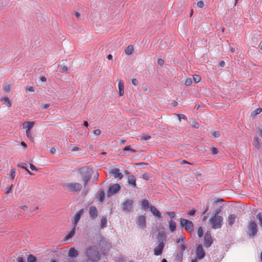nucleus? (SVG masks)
<instances>
[{
    "label": "nucleus",
    "instance_id": "obj_62",
    "mask_svg": "<svg viewBox=\"0 0 262 262\" xmlns=\"http://www.w3.org/2000/svg\"><path fill=\"white\" fill-rule=\"evenodd\" d=\"M17 262H25V259L23 257H18Z\"/></svg>",
    "mask_w": 262,
    "mask_h": 262
},
{
    "label": "nucleus",
    "instance_id": "obj_3",
    "mask_svg": "<svg viewBox=\"0 0 262 262\" xmlns=\"http://www.w3.org/2000/svg\"><path fill=\"white\" fill-rule=\"evenodd\" d=\"M223 217L220 215L212 216L209 220L213 229H220L223 225Z\"/></svg>",
    "mask_w": 262,
    "mask_h": 262
},
{
    "label": "nucleus",
    "instance_id": "obj_39",
    "mask_svg": "<svg viewBox=\"0 0 262 262\" xmlns=\"http://www.w3.org/2000/svg\"><path fill=\"white\" fill-rule=\"evenodd\" d=\"M193 79L196 83H198L201 81V77L199 75H195L193 76Z\"/></svg>",
    "mask_w": 262,
    "mask_h": 262
},
{
    "label": "nucleus",
    "instance_id": "obj_42",
    "mask_svg": "<svg viewBox=\"0 0 262 262\" xmlns=\"http://www.w3.org/2000/svg\"><path fill=\"white\" fill-rule=\"evenodd\" d=\"M192 83V79L191 78L186 79L185 80V84L187 86H189V85H191Z\"/></svg>",
    "mask_w": 262,
    "mask_h": 262
},
{
    "label": "nucleus",
    "instance_id": "obj_24",
    "mask_svg": "<svg viewBox=\"0 0 262 262\" xmlns=\"http://www.w3.org/2000/svg\"><path fill=\"white\" fill-rule=\"evenodd\" d=\"M235 220V216L234 214H230L228 217L227 222L229 225H232L234 222Z\"/></svg>",
    "mask_w": 262,
    "mask_h": 262
},
{
    "label": "nucleus",
    "instance_id": "obj_12",
    "mask_svg": "<svg viewBox=\"0 0 262 262\" xmlns=\"http://www.w3.org/2000/svg\"><path fill=\"white\" fill-rule=\"evenodd\" d=\"M98 215V211L95 206H92L89 209V215L91 219L95 220Z\"/></svg>",
    "mask_w": 262,
    "mask_h": 262
},
{
    "label": "nucleus",
    "instance_id": "obj_57",
    "mask_svg": "<svg viewBox=\"0 0 262 262\" xmlns=\"http://www.w3.org/2000/svg\"><path fill=\"white\" fill-rule=\"evenodd\" d=\"M178 117H179L180 120H181V119L186 120L187 119L186 116L185 115H183V114H179L178 115Z\"/></svg>",
    "mask_w": 262,
    "mask_h": 262
},
{
    "label": "nucleus",
    "instance_id": "obj_51",
    "mask_svg": "<svg viewBox=\"0 0 262 262\" xmlns=\"http://www.w3.org/2000/svg\"><path fill=\"white\" fill-rule=\"evenodd\" d=\"M211 151H212V154H213V155H216V154H217L218 153V152H219V150H218L217 148H216V147H213L212 148Z\"/></svg>",
    "mask_w": 262,
    "mask_h": 262
},
{
    "label": "nucleus",
    "instance_id": "obj_27",
    "mask_svg": "<svg viewBox=\"0 0 262 262\" xmlns=\"http://www.w3.org/2000/svg\"><path fill=\"white\" fill-rule=\"evenodd\" d=\"M262 112L261 108H258L256 109L254 111L252 112L251 114V117L253 118H255L257 115Z\"/></svg>",
    "mask_w": 262,
    "mask_h": 262
},
{
    "label": "nucleus",
    "instance_id": "obj_54",
    "mask_svg": "<svg viewBox=\"0 0 262 262\" xmlns=\"http://www.w3.org/2000/svg\"><path fill=\"white\" fill-rule=\"evenodd\" d=\"M180 249L181 250V252H182L186 249V246H185V245L184 244V243H182L180 245Z\"/></svg>",
    "mask_w": 262,
    "mask_h": 262
},
{
    "label": "nucleus",
    "instance_id": "obj_61",
    "mask_svg": "<svg viewBox=\"0 0 262 262\" xmlns=\"http://www.w3.org/2000/svg\"><path fill=\"white\" fill-rule=\"evenodd\" d=\"M30 168L33 171H36L38 170L37 168L32 164H30Z\"/></svg>",
    "mask_w": 262,
    "mask_h": 262
},
{
    "label": "nucleus",
    "instance_id": "obj_25",
    "mask_svg": "<svg viewBox=\"0 0 262 262\" xmlns=\"http://www.w3.org/2000/svg\"><path fill=\"white\" fill-rule=\"evenodd\" d=\"M76 231V227L73 226L72 230L68 234V235L64 237V239H68L72 238L75 234Z\"/></svg>",
    "mask_w": 262,
    "mask_h": 262
},
{
    "label": "nucleus",
    "instance_id": "obj_44",
    "mask_svg": "<svg viewBox=\"0 0 262 262\" xmlns=\"http://www.w3.org/2000/svg\"><path fill=\"white\" fill-rule=\"evenodd\" d=\"M57 148L55 146H52L51 147L50 151L52 154H55L56 152Z\"/></svg>",
    "mask_w": 262,
    "mask_h": 262
},
{
    "label": "nucleus",
    "instance_id": "obj_11",
    "mask_svg": "<svg viewBox=\"0 0 262 262\" xmlns=\"http://www.w3.org/2000/svg\"><path fill=\"white\" fill-rule=\"evenodd\" d=\"M196 256L198 259H202L205 256V253L202 245H199L196 249Z\"/></svg>",
    "mask_w": 262,
    "mask_h": 262
},
{
    "label": "nucleus",
    "instance_id": "obj_38",
    "mask_svg": "<svg viewBox=\"0 0 262 262\" xmlns=\"http://www.w3.org/2000/svg\"><path fill=\"white\" fill-rule=\"evenodd\" d=\"M191 125L195 128H198L200 126L199 124L195 120H192Z\"/></svg>",
    "mask_w": 262,
    "mask_h": 262
},
{
    "label": "nucleus",
    "instance_id": "obj_59",
    "mask_svg": "<svg viewBox=\"0 0 262 262\" xmlns=\"http://www.w3.org/2000/svg\"><path fill=\"white\" fill-rule=\"evenodd\" d=\"M15 176V170L14 169H12L11 171V177L12 179H14Z\"/></svg>",
    "mask_w": 262,
    "mask_h": 262
},
{
    "label": "nucleus",
    "instance_id": "obj_13",
    "mask_svg": "<svg viewBox=\"0 0 262 262\" xmlns=\"http://www.w3.org/2000/svg\"><path fill=\"white\" fill-rule=\"evenodd\" d=\"M137 224L140 227L143 228L146 226V219L144 215H140L137 217Z\"/></svg>",
    "mask_w": 262,
    "mask_h": 262
},
{
    "label": "nucleus",
    "instance_id": "obj_4",
    "mask_svg": "<svg viewBox=\"0 0 262 262\" xmlns=\"http://www.w3.org/2000/svg\"><path fill=\"white\" fill-rule=\"evenodd\" d=\"M180 225L182 228H184L189 233H192L194 231V225L193 223L186 219L181 218L179 220Z\"/></svg>",
    "mask_w": 262,
    "mask_h": 262
},
{
    "label": "nucleus",
    "instance_id": "obj_40",
    "mask_svg": "<svg viewBox=\"0 0 262 262\" xmlns=\"http://www.w3.org/2000/svg\"><path fill=\"white\" fill-rule=\"evenodd\" d=\"M13 187V185H11L9 186H7L6 188V193L7 194H9L10 193L11 191H12V187Z\"/></svg>",
    "mask_w": 262,
    "mask_h": 262
},
{
    "label": "nucleus",
    "instance_id": "obj_31",
    "mask_svg": "<svg viewBox=\"0 0 262 262\" xmlns=\"http://www.w3.org/2000/svg\"><path fill=\"white\" fill-rule=\"evenodd\" d=\"M99 200L100 202H103L104 199V191L103 190H101L99 192Z\"/></svg>",
    "mask_w": 262,
    "mask_h": 262
},
{
    "label": "nucleus",
    "instance_id": "obj_1",
    "mask_svg": "<svg viewBox=\"0 0 262 262\" xmlns=\"http://www.w3.org/2000/svg\"><path fill=\"white\" fill-rule=\"evenodd\" d=\"M101 255L95 246H90L85 249V259L97 261L100 259Z\"/></svg>",
    "mask_w": 262,
    "mask_h": 262
},
{
    "label": "nucleus",
    "instance_id": "obj_47",
    "mask_svg": "<svg viewBox=\"0 0 262 262\" xmlns=\"http://www.w3.org/2000/svg\"><path fill=\"white\" fill-rule=\"evenodd\" d=\"M258 38L257 36H253L252 37V41L253 42V45H256L257 42Z\"/></svg>",
    "mask_w": 262,
    "mask_h": 262
},
{
    "label": "nucleus",
    "instance_id": "obj_23",
    "mask_svg": "<svg viewBox=\"0 0 262 262\" xmlns=\"http://www.w3.org/2000/svg\"><path fill=\"white\" fill-rule=\"evenodd\" d=\"M177 227V224L173 220H170L169 221V228L171 232H173L176 230Z\"/></svg>",
    "mask_w": 262,
    "mask_h": 262
},
{
    "label": "nucleus",
    "instance_id": "obj_60",
    "mask_svg": "<svg viewBox=\"0 0 262 262\" xmlns=\"http://www.w3.org/2000/svg\"><path fill=\"white\" fill-rule=\"evenodd\" d=\"M132 83L133 85L136 86L138 84V81L135 78L133 79L132 80Z\"/></svg>",
    "mask_w": 262,
    "mask_h": 262
},
{
    "label": "nucleus",
    "instance_id": "obj_21",
    "mask_svg": "<svg viewBox=\"0 0 262 262\" xmlns=\"http://www.w3.org/2000/svg\"><path fill=\"white\" fill-rule=\"evenodd\" d=\"M119 95L122 96L124 95V84L122 80H120L118 83Z\"/></svg>",
    "mask_w": 262,
    "mask_h": 262
},
{
    "label": "nucleus",
    "instance_id": "obj_2",
    "mask_svg": "<svg viewBox=\"0 0 262 262\" xmlns=\"http://www.w3.org/2000/svg\"><path fill=\"white\" fill-rule=\"evenodd\" d=\"M79 170L83 181L84 186L85 187L92 178V170L88 167L80 168Z\"/></svg>",
    "mask_w": 262,
    "mask_h": 262
},
{
    "label": "nucleus",
    "instance_id": "obj_19",
    "mask_svg": "<svg viewBox=\"0 0 262 262\" xmlns=\"http://www.w3.org/2000/svg\"><path fill=\"white\" fill-rule=\"evenodd\" d=\"M166 235L164 231H160L158 234V240L159 243H164L166 241Z\"/></svg>",
    "mask_w": 262,
    "mask_h": 262
},
{
    "label": "nucleus",
    "instance_id": "obj_20",
    "mask_svg": "<svg viewBox=\"0 0 262 262\" xmlns=\"http://www.w3.org/2000/svg\"><path fill=\"white\" fill-rule=\"evenodd\" d=\"M127 182L133 187H137L136 179L134 175H129L127 178Z\"/></svg>",
    "mask_w": 262,
    "mask_h": 262
},
{
    "label": "nucleus",
    "instance_id": "obj_33",
    "mask_svg": "<svg viewBox=\"0 0 262 262\" xmlns=\"http://www.w3.org/2000/svg\"><path fill=\"white\" fill-rule=\"evenodd\" d=\"M256 218L259 220L260 226L262 228V213H259L256 215Z\"/></svg>",
    "mask_w": 262,
    "mask_h": 262
},
{
    "label": "nucleus",
    "instance_id": "obj_32",
    "mask_svg": "<svg viewBox=\"0 0 262 262\" xmlns=\"http://www.w3.org/2000/svg\"><path fill=\"white\" fill-rule=\"evenodd\" d=\"M123 150H124V151H126V150L130 151L133 153H135L136 152V150L134 149H132L130 145H128V146H126L124 147V148H123Z\"/></svg>",
    "mask_w": 262,
    "mask_h": 262
},
{
    "label": "nucleus",
    "instance_id": "obj_15",
    "mask_svg": "<svg viewBox=\"0 0 262 262\" xmlns=\"http://www.w3.org/2000/svg\"><path fill=\"white\" fill-rule=\"evenodd\" d=\"M68 257L70 258H76L79 255V252L75 248H71L68 251Z\"/></svg>",
    "mask_w": 262,
    "mask_h": 262
},
{
    "label": "nucleus",
    "instance_id": "obj_53",
    "mask_svg": "<svg viewBox=\"0 0 262 262\" xmlns=\"http://www.w3.org/2000/svg\"><path fill=\"white\" fill-rule=\"evenodd\" d=\"M26 91L28 92H34V88L32 86H28L26 89Z\"/></svg>",
    "mask_w": 262,
    "mask_h": 262
},
{
    "label": "nucleus",
    "instance_id": "obj_17",
    "mask_svg": "<svg viewBox=\"0 0 262 262\" xmlns=\"http://www.w3.org/2000/svg\"><path fill=\"white\" fill-rule=\"evenodd\" d=\"M150 211L152 213V214L156 216H157L158 218L161 217V213L160 211L154 206L150 205Z\"/></svg>",
    "mask_w": 262,
    "mask_h": 262
},
{
    "label": "nucleus",
    "instance_id": "obj_43",
    "mask_svg": "<svg viewBox=\"0 0 262 262\" xmlns=\"http://www.w3.org/2000/svg\"><path fill=\"white\" fill-rule=\"evenodd\" d=\"M195 212H196L195 209H192L189 212L187 213V217H188L189 215H190V216L194 215V214L195 213Z\"/></svg>",
    "mask_w": 262,
    "mask_h": 262
},
{
    "label": "nucleus",
    "instance_id": "obj_55",
    "mask_svg": "<svg viewBox=\"0 0 262 262\" xmlns=\"http://www.w3.org/2000/svg\"><path fill=\"white\" fill-rule=\"evenodd\" d=\"M204 3L203 1H199L197 3V6L200 8H202L204 7Z\"/></svg>",
    "mask_w": 262,
    "mask_h": 262
},
{
    "label": "nucleus",
    "instance_id": "obj_26",
    "mask_svg": "<svg viewBox=\"0 0 262 262\" xmlns=\"http://www.w3.org/2000/svg\"><path fill=\"white\" fill-rule=\"evenodd\" d=\"M34 124V122L27 121L25 123L24 127L27 129L26 130H31V128L33 127Z\"/></svg>",
    "mask_w": 262,
    "mask_h": 262
},
{
    "label": "nucleus",
    "instance_id": "obj_36",
    "mask_svg": "<svg viewBox=\"0 0 262 262\" xmlns=\"http://www.w3.org/2000/svg\"><path fill=\"white\" fill-rule=\"evenodd\" d=\"M198 235L199 237H201L203 235V231L201 227H200L198 230Z\"/></svg>",
    "mask_w": 262,
    "mask_h": 262
},
{
    "label": "nucleus",
    "instance_id": "obj_10",
    "mask_svg": "<svg viewBox=\"0 0 262 262\" xmlns=\"http://www.w3.org/2000/svg\"><path fill=\"white\" fill-rule=\"evenodd\" d=\"M83 209H81L74 215L73 217V220L72 222V224L74 227H76L77 226L78 222L80 220L82 215L83 213Z\"/></svg>",
    "mask_w": 262,
    "mask_h": 262
},
{
    "label": "nucleus",
    "instance_id": "obj_30",
    "mask_svg": "<svg viewBox=\"0 0 262 262\" xmlns=\"http://www.w3.org/2000/svg\"><path fill=\"white\" fill-rule=\"evenodd\" d=\"M36 261L37 258L35 256L32 254L28 255L27 258V262H36Z\"/></svg>",
    "mask_w": 262,
    "mask_h": 262
},
{
    "label": "nucleus",
    "instance_id": "obj_46",
    "mask_svg": "<svg viewBox=\"0 0 262 262\" xmlns=\"http://www.w3.org/2000/svg\"><path fill=\"white\" fill-rule=\"evenodd\" d=\"M93 133L96 136H99L101 134V131L99 129H96L93 130Z\"/></svg>",
    "mask_w": 262,
    "mask_h": 262
},
{
    "label": "nucleus",
    "instance_id": "obj_14",
    "mask_svg": "<svg viewBox=\"0 0 262 262\" xmlns=\"http://www.w3.org/2000/svg\"><path fill=\"white\" fill-rule=\"evenodd\" d=\"M164 246V243H159V245L154 249V254L157 256L161 255L162 253Z\"/></svg>",
    "mask_w": 262,
    "mask_h": 262
},
{
    "label": "nucleus",
    "instance_id": "obj_16",
    "mask_svg": "<svg viewBox=\"0 0 262 262\" xmlns=\"http://www.w3.org/2000/svg\"><path fill=\"white\" fill-rule=\"evenodd\" d=\"M111 173L115 178H118L121 179L123 176L121 172H120V170L118 168H114L111 170Z\"/></svg>",
    "mask_w": 262,
    "mask_h": 262
},
{
    "label": "nucleus",
    "instance_id": "obj_45",
    "mask_svg": "<svg viewBox=\"0 0 262 262\" xmlns=\"http://www.w3.org/2000/svg\"><path fill=\"white\" fill-rule=\"evenodd\" d=\"M151 138V137L149 135H144L141 137V140H147Z\"/></svg>",
    "mask_w": 262,
    "mask_h": 262
},
{
    "label": "nucleus",
    "instance_id": "obj_48",
    "mask_svg": "<svg viewBox=\"0 0 262 262\" xmlns=\"http://www.w3.org/2000/svg\"><path fill=\"white\" fill-rule=\"evenodd\" d=\"M142 178L145 180H148L149 179V174L147 173H145L142 174Z\"/></svg>",
    "mask_w": 262,
    "mask_h": 262
},
{
    "label": "nucleus",
    "instance_id": "obj_34",
    "mask_svg": "<svg viewBox=\"0 0 262 262\" xmlns=\"http://www.w3.org/2000/svg\"><path fill=\"white\" fill-rule=\"evenodd\" d=\"M26 135L30 140H32L33 139V134L31 130H26Z\"/></svg>",
    "mask_w": 262,
    "mask_h": 262
},
{
    "label": "nucleus",
    "instance_id": "obj_5",
    "mask_svg": "<svg viewBox=\"0 0 262 262\" xmlns=\"http://www.w3.org/2000/svg\"><path fill=\"white\" fill-rule=\"evenodd\" d=\"M258 231V227L256 223L254 221H250L248 226L247 233L251 238H253Z\"/></svg>",
    "mask_w": 262,
    "mask_h": 262
},
{
    "label": "nucleus",
    "instance_id": "obj_63",
    "mask_svg": "<svg viewBox=\"0 0 262 262\" xmlns=\"http://www.w3.org/2000/svg\"><path fill=\"white\" fill-rule=\"evenodd\" d=\"M67 262H77V260H75L74 258L69 257Z\"/></svg>",
    "mask_w": 262,
    "mask_h": 262
},
{
    "label": "nucleus",
    "instance_id": "obj_18",
    "mask_svg": "<svg viewBox=\"0 0 262 262\" xmlns=\"http://www.w3.org/2000/svg\"><path fill=\"white\" fill-rule=\"evenodd\" d=\"M99 245L101 247V249L105 250L110 247V244L104 238L101 239L99 242Z\"/></svg>",
    "mask_w": 262,
    "mask_h": 262
},
{
    "label": "nucleus",
    "instance_id": "obj_29",
    "mask_svg": "<svg viewBox=\"0 0 262 262\" xmlns=\"http://www.w3.org/2000/svg\"><path fill=\"white\" fill-rule=\"evenodd\" d=\"M142 206L145 209H147L148 208H150V205H149V203L147 200L144 199L142 201Z\"/></svg>",
    "mask_w": 262,
    "mask_h": 262
},
{
    "label": "nucleus",
    "instance_id": "obj_52",
    "mask_svg": "<svg viewBox=\"0 0 262 262\" xmlns=\"http://www.w3.org/2000/svg\"><path fill=\"white\" fill-rule=\"evenodd\" d=\"M254 141L257 144V145H258L260 143V139L257 136H255L254 137Z\"/></svg>",
    "mask_w": 262,
    "mask_h": 262
},
{
    "label": "nucleus",
    "instance_id": "obj_41",
    "mask_svg": "<svg viewBox=\"0 0 262 262\" xmlns=\"http://www.w3.org/2000/svg\"><path fill=\"white\" fill-rule=\"evenodd\" d=\"M167 214L169 216L170 220H172V219L176 216V213L174 212H168Z\"/></svg>",
    "mask_w": 262,
    "mask_h": 262
},
{
    "label": "nucleus",
    "instance_id": "obj_56",
    "mask_svg": "<svg viewBox=\"0 0 262 262\" xmlns=\"http://www.w3.org/2000/svg\"><path fill=\"white\" fill-rule=\"evenodd\" d=\"M4 90L6 92H8L10 91V87L9 85L4 86Z\"/></svg>",
    "mask_w": 262,
    "mask_h": 262
},
{
    "label": "nucleus",
    "instance_id": "obj_28",
    "mask_svg": "<svg viewBox=\"0 0 262 262\" xmlns=\"http://www.w3.org/2000/svg\"><path fill=\"white\" fill-rule=\"evenodd\" d=\"M133 51H134L133 46L132 45H129L126 48V49L125 51V54L127 55H130V54H133Z\"/></svg>",
    "mask_w": 262,
    "mask_h": 262
},
{
    "label": "nucleus",
    "instance_id": "obj_64",
    "mask_svg": "<svg viewBox=\"0 0 262 262\" xmlns=\"http://www.w3.org/2000/svg\"><path fill=\"white\" fill-rule=\"evenodd\" d=\"M49 106H50L49 104H48V103L43 104L41 105V108L43 109H47L49 107Z\"/></svg>",
    "mask_w": 262,
    "mask_h": 262
},
{
    "label": "nucleus",
    "instance_id": "obj_7",
    "mask_svg": "<svg viewBox=\"0 0 262 262\" xmlns=\"http://www.w3.org/2000/svg\"><path fill=\"white\" fill-rule=\"evenodd\" d=\"M133 204L134 202L132 200L126 199L121 204V208L124 212H129L133 209Z\"/></svg>",
    "mask_w": 262,
    "mask_h": 262
},
{
    "label": "nucleus",
    "instance_id": "obj_37",
    "mask_svg": "<svg viewBox=\"0 0 262 262\" xmlns=\"http://www.w3.org/2000/svg\"><path fill=\"white\" fill-rule=\"evenodd\" d=\"M1 101H4L6 105L8 106V107H10L11 106L10 102L8 98H3L2 99H1Z\"/></svg>",
    "mask_w": 262,
    "mask_h": 262
},
{
    "label": "nucleus",
    "instance_id": "obj_50",
    "mask_svg": "<svg viewBox=\"0 0 262 262\" xmlns=\"http://www.w3.org/2000/svg\"><path fill=\"white\" fill-rule=\"evenodd\" d=\"M212 135L214 137V138H219L220 137V133L219 132H213L212 133Z\"/></svg>",
    "mask_w": 262,
    "mask_h": 262
},
{
    "label": "nucleus",
    "instance_id": "obj_35",
    "mask_svg": "<svg viewBox=\"0 0 262 262\" xmlns=\"http://www.w3.org/2000/svg\"><path fill=\"white\" fill-rule=\"evenodd\" d=\"M17 166L19 167H21L25 170L27 169V164L24 162L19 163L17 164Z\"/></svg>",
    "mask_w": 262,
    "mask_h": 262
},
{
    "label": "nucleus",
    "instance_id": "obj_58",
    "mask_svg": "<svg viewBox=\"0 0 262 262\" xmlns=\"http://www.w3.org/2000/svg\"><path fill=\"white\" fill-rule=\"evenodd\" d=\"M59 71L60 72H67L68 71V68L66 66H63L61 68Z\"/></svg>",
    "mask_w": 262,
    "mask_h": 262
},
{
    "label": "nucleus",
    "instance_id": "obj_9",
    "mask_svg": "<svg viewBox=\"0 0 262 262\" xmlns=\"http://www.w3.org/2000/svg\"><path fill=\"white\" fill-rule=\"evenodd\" d=\"M213 243V240L211 233L209 231H207L204 237V245L205 247L208 248L211 246Z\"/></svg>",
    "mask_w": 262,
    "mask_h": 262
},
{
    "label": "nucleus",
    "instance_id": "obj_49",
    "mask_svg": "<svg viewBox=\"0 0 262 262\" xmlns=\"http://www.w3.org/2000/svg\"><path fill=\"white\" fill-rule=\"evenodd\" d=\"M164 63V60L162 58H159L158 60V64L161 66H163Z\"/></svg>",
    "mask_w": 262,
    "mask_h": 262
},
{
    "label": "nucleus",
    "instance_id": "obj_8",
    "mask_svg": "<svg viewBox=\"0 0 262 262\" xmlns=\"http://www.w3.org/2000/svg\"><path fill=\"white\" fill-rule=\"evenodd\" d=\"M121 189L120 185L118 183L110 185L108 191L107 192V195L108 197L111 196L117 193Z\"/></svg>",
    "mask_w": 262,
    "mask_h": 262
},
{
    "label": "nucleus",
    "instance_id": "obj_6",
    "mask_svg": "<svg viewBox=\"0 0 262 262\" xmlns=\"http://www.w3.org/2000/svg\"><path fill=\"white\" fill-rule=\"evenodd\" d=\"M64 187L71 191L79 192L82 188V186L79 183H69L64 184Z\"/></svg>",
    "mask_w": 262,
    "mask_h": 262
},
{
    "label": "nucleus",
    "instance_id": "obj_22",
    "mask_svg": "<svg viewBox=\"0 0 262 262\" xmlns=\"http://www.w3.org/2000/svg\"><path fill=\"white\" fill-rule=\"evenodd\" d=\"M107 220L106 216H102L101 219V222H100V228L103 229V228H105L107 226Z\"/></svg>",
    "mask_w": 262,
    "mask_h": 262
}]
</instances>
